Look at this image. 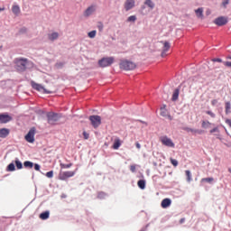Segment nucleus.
I'll list each match as a JSON object with an SVG mask.
<instances>
[{
    "label": "nucleus",
    "mask_w": 231,
    "mask_h": 231,
    "mask_svg": "<svg viewBox=\"0 0 231 231\" xmlns=\"http://www.w3.org/2000/svg\"><path fill=\"white\" fill-rule=\"evenodd\" d=\"M230 110H231V103L226 102V114L228 115L230 113Z\"/></svg>",
    "instance_id": "26"
},
{
    "label": "nucleus",
    "mask_w": 231,
    "mask_h": 231,
    "mask_svg": "<svg viewBox=\"0 0 231 231\" xmlns=\"http://www.w3.org/2000/svg\"><path fill=\"white\" fill-rule=\"evenodd\" d=\"M144 5H147L150 9H154V4L152 0H145Z\"/></svg>",
    "instance_id": "20"
},
{
    "label": "nucleus",
    "mask_w": 231,
    "mask_h": 231,
    "mask_svg": "<svg viewBox=\"0 0 231 231\" xmlns=\"http://www.w3.org/2000/svg\"><path fill=\"white\" fill-rule=\"evenodd\" d=\"M168 118H169L170 120H171V115H169V116H168Z\"/></svg>",
    "instance_id": "53"
},
{
    "label": "nucleus",
    "mask_w": 231,
    "mask_h": 231,
    "mask_svg": "<svg viewBox=\"0 0 231 231\" xmlns=\"http://www.w3.org/2000/svg\"><path fill=\"white\" fill-rule=\"evenodd\" d=\"M47 117H48V123L51 125H54L56 122L59 121L60 116L57 113L54 112H49L47 114Z\"/></svg>",
    "instance_id": "7"
},
{
    "label": "nucleus",
    "mask_w": 231,
    "mask_h": 231,
    "mask_svg": "<svg viewBox=\"0 0 231 231\" xmlns=\"http://www.w3.org/2000/svg\"><path fill=\"white\" fill-rule=\"evenodd\" d=\"M163 43L162 57H165L167 55V51L171 49V43L169 42H162Z\"/></svg>",
    "instance_id": "13"
},
{
    "label": "nucleus",
    "mask_w": 231,
    "mask_h": 231,
    "mask_svg": "<svg viewBox=\"0 0 231 231\" xmlns=\"http://www.w3.org/2000/svg\"><path fill=\"white\" fill-rule=\"evenodd\" d=\"M32 88L38 92H42L43 94H51L52 92L51 90L46 89L42 85L35 83L34 81H32Z\"/></svg>",
    "instance_id": "5"
},
{
    "label": "nucleus",
    "mask_w": 231,
    "mask_h": 231,
    "mask_svg": "<svg viewBox=\"0 0 231 231\" xmlns=\"http://www.w3.org/2000/svg\"><path fill=\"white\" fill-rule=\"evenodd\" d=\"M9 134V130L7 128L0 129V138H6Z\"/></svg>",
    "instance_id": "15"
},
{
    "label": "nucleus",
    "mask_w": 231,
    "mask_h": 231,
    "mask_svg": "<svg viewBox=\"0 0 231 231\" xmlns=\"http://www.w3.org/2000/svg\"><path fill=\"white\" fill-rule=\"evenodd\" d=\"M186 176H187V180L189 182L191 180V174L189 171H185Z\"/></svg>",
    "instance_id": "37"
},
{
    "label": "nucleus",
    "mask_w": 231,
    "mask_h": 231,
    "mask_svg": "<svg viewBox=\"0 0 231 231\" xmlns=\"http://www.w3.org/2000/svg\"><path fill=\"white\" fill-rule=\"evenodd\" d=\"M137 20V17L135 15H132L127 18V22H133L134 23Z\"/></svg>",
    "instance_id": "35"
},
{
    "label": "nucleus",
    "mask_w": 231,
    "mask_h": 231,
    "mask_svg": "<svg viewBox=\"0 0 231 231\" xmlns=\"http://www.w3.org/2000/svg\"><path fill=\"white\" fill-rule=\"evenodd\" d=\"M171 163L174 166L177 167L178 166V162L172 158L170 159Z\"/></svg>",
    "instance_id": "39"
},
{
    "label": "nucleus",
    "mask_w": 231,
    "mask_h": 231,
    "mask_svg": "<svg viewBox=\"0 0 231 231\" xmlns=\"http://www.w3.org/2000/svg\"><path fill=\"white\" fill-rule=\"evenodd\" d=\"M226 123L231 127V119H226Z\"/></svg>",
    "instance_id": "50"
},
{
    "label": "nucleus",
    "mask_w": 231,
    "mask_h": 231,
    "mask_svg": "<svg viewBox=\"0 0 231 231\" xmlns=\"http://www.w3.org/2000/svg\"><path fill=\"white\" fill-rule=\"evenodd\" d=\"M49 39L53 42L59 38V33L58 32H52L48 35Z\"/></svg>",
    "instance_id": "21"
},
{
    "label": "nucleus",
    "mask_w": 231,
    "mask_h": 231,
    "mask_svg": "<svg viewBox=\"0 0 231 231\" xmlns=\"http://www.w3.org/2000/svg\"><path fill=\"white\" fill-rule=\"evenodd\" d=\"M12 12L15 14L18 15L21 12L20 7L18 5H13L12 7Z\"/></svg>",
    "instance_id": "23"
},
{
    "label": "nucleus",
    "mask_w": 231,
    "mask_h": 231,
    "mask_svg": "<svg viewBox=\"0 0 231 231\" xmlns=\"http://www.w3.org/2000/svg\"><path fill=\"white\" fill-rule=\"evenodd\" d=\"M75 171H60L59 174V180H67L69 178L74 177Z\"/></svg>",
    "instance_id": "8"
},
{
    "label": "nucleus",
    "mask_w": 231,
    "mask_h": 231,
    "mask_svg": "<svg viewBox=\"0 0 231 231\" xmlns=\"http://www.w3.org/2000/svg\"><path fill=\"white\" fill-rule=\"evenodd\" d=\"M49 217H50L49 211H45L40 215V218H42V220L48 219Z\"/></svg>",
    "instance_id": "24"
},
{
    "label": "nucleus",
    "mask_w": 231,
    "mask_h": 231,
    "mask_svg": "<svg viewBox=\"0 0 231 231\" xmlns=\"http://www.w3.org/2000/svg\"><path fill=\"white\" fill-rule=\"evenodd\" d=\"M189 132L193 133V134H202V130L192 129V128H189Z\"/></svg>",
    "instance_id": "28"
},
{
    "label": "nucleus",
    "mask_w": 231,
    "mask_h": 231,
    "mask_svg": "<svg viewBox=\"0 0 231 231\" xmlns=\"http://www.w3.org/2000/svg\"><path fill=\"white\" fill-rule=\"evenodd\" d=\"M227 22V19L225 17H218L214 21V23L218 26L226 25Z\"/></svg>",
    "instance_id": "12"
},
{
    "label": "nucleus",
    "mask_w": 231,
    "mask_h": 231,
    "mask_svg": "<svg viewBox=\"0 0 231 231\" xmlns=\"http://www.w3.org/2000/svg\"><path fill=\"white\" fill-rule=\"evenodd\" d=\"M23 30L24 32L26 31V29H22V31H23Z\"/></svg>",
    "instance_id": "59"
},
{
    "label": "nucleus",
    "mask_w": 231,
    "mask_h": 231,
    "mask_svg": "<svg viewBox=\"0 0 231 231\" xmlns=\"http://www.w3.org/2000/svg\"><path fill=\"white\" fill-rule=\"evenodd\" d=\"M211 123L209 121H202V128L206 129L208 128Z\"/></svg>",
    "instance_id": "30"
},
{
    "label": "nucleus",
    "mask_w": 231,
    "mask_h": 231,
    "mask_svg": "<svg viewBox=\"0 0 231 231\" xmlns=\"http://www.w3.org/2000/svg\"><path fill=\"white\" fill-rule=\"evenodd\" d=\"M23 166L27 169H32L33 167V163L31 162H24Z\"/></svg>",
    "instance_id": "27"
},
{
    "label": "nucleus",
    "mask_w": 231,
    "mask_h": 231,
    "mask_svg": "<svg viewBox=\"0 0 231 231\" xmlns=\"http://www.w3.org/2000/svg\"><path fill=\"white\" fill-rule=\"evenodd\" d=\"M119 68L125 71H131L132 69H135L136 64L127 60H122L119 63Z\"/></svg>",
    "instance_id": "1"
},
{
    "label": "nucleus",
    "mask_w": 231,
    "mask_h": 231,
    "mask_svg": "<svg viewBox=\"0 0 231 231\" xmlns=\"http://www.w3.org/2000/svg\"><path fill=\"white\" fill-rule=\"evenodd\" d=\"M130 171H131L132 172H135V171H136V165H131V166H130Z\"/></svg>",
    "instance_id": "42"
},
{
    "label": "nucleus",
    "mask_w": 231,
    "mask_h": 231,
    "mask_svg": "<svg viewBox=\"0 0 231 231\" xmlns=\"http://www.w3.org/2000/svg\"><path fill=\"white\" fill-rule=\"evenodd\" d=\"M12 120V117L7 114H0V123L6 124Z\"/></svg>",
    "instance_id": "11"
},
{
    "label": "nucleus",
    "mask_w": 231,
    "mask_h": 231,
    "mask_svg": "<svg viewBox=\"0 0 231 231\" xmlns=\"http://www.w3.org/2000/svg\"><path fill=\"white\" fill-rule=\"evenodd\" d=\"M17 71H25L27 66V59H16L14 60Z\"/></svg>",
    "instance_id": "2"
},
{
    "label": "nucleus",
    "mask_w": 231,
    "mask_h": 231,
    "mask_svg": "<svg viewBox=\"0 0 231 231\" xmlns=\"http://www.w3.org/2000/svg\"><path fill=\"white\" fill-rule=\"evenodd\" d=\"M227 59H229L231 60V55L227 56Z\"/></svg>",
    "instance_id": "54"
},
{
    "label": "nucleus",
    "mask_w": 231,
    "mask_h": 231,
    "mask_svg": "<svg viewBox=\"0 0 231 231\" xmlns=\"http://www.w3.org/2000/svg\"><path fill=\"white\" fill-rule=\"evenodd\" d=\"M60 165L61 169H69V168H71L73 166L72 163H69V164L60 163Z\"/></svg>",
    "instance_id": "29"
},
{
    "label": "nucleus",
    "mask_w": 231,
    "mask_h": 231,
    "mask_svg": "<svg viewBox=\"0 0 231 231\" xmlns=\"http://www.w3.org/2000/svg\"><path fill=\"white\" fill-rule=\"evenodd\" d=\"M135 7V0H126L124 4V8L126 12Z\"/></svg>",
    "instance_id": "10"
},
{
    "label": "nucleus",
    "mask_w": 231,
    "mask_h": 231,
    "mask_svg": "<svg viewBox=\"0 0 231 231\" xmlns=\"http://www.w3.org/2000/svg\"><path fill=\"white\" fill-rule=\"evenodd\" d=\"M121 145H122L121 140L120 139H115L112 148L114 150H118L121 147Z\"/></svg>",
    "instance_id": "16"
},
{
    "label": "nucleus",
    "mask_w": 231,
    "mask_h": 231,
    "mask_svg": "<svg viewBox=\"0 0 231 231\" xmlns=\"http://www.w3.org/2000/svg\"><path fill=\"white\" fill-rule=\"evenodd\" d=\"M184 221H185V218H181V219L180 220V224L181 225L182 223H184Z\"/></svg>",
    "instance_id": "52"
},
{
    "label": "nucleus",
    "mask_w": 231,
    "mask_h": 231,
    "mask_svg": "<svg viewBox=\"0 0 231 231\" xmlns=\"http://www.w3.org/2000/svg\"><path fill=\"white\" fill-rule=\"evenodd\" d=\"M97 35V31H91L88 33V36L91 39L95 38Z\"/></svg>",
    "instance_id": "31"
},
{
    "label": "nucleus",
    "mask_w": 231,
    "mask_h": 231,
    "mask_svg": "<svg viewBox=\"0 0 231 231\" xmlns=\"http://www.w3.org/2000/svg\"><path fill=\"white\" fill-rule=\"evenodd\" d=\"M165 107H167L166 105H163V106L161 107V116H163V117H167V116H168V112H167V109Z\"/></svg>",
    "instance_id": "22"
},
{
    "label": "nucleus",
    "mask_w": 231,
    "mask_h": 231,
    "mask_svg": "<svg viewBox=\"0 0 231 231\" xmlns=\"http://www.w3.org/2000/svg\"><path fill=\"white\" fill-rule=\"evenodd\" d=\"M106 196V194L105 192H99L97 194L98 199H105Z\"/></svg>",
    "instance_id": "40"
},
{
    "label": "nucleus",
    "mask_w": 231,
    "mask_h": 231,
    "mask_svg": "<svg viewBox=\"0 0 231 231\" xmlns=\"http://www.w3.org/2000/svg\"><path fill=\"white\" fill-rule=\"evenodd\" d=\"M228 4H229V0H225L222 5H224V7H226Z\"/></svg>",
    "instance_id": "48"
},
{
    "label": "nucleus",
    "mask_w": 231,
    "mask_h": 231,
    "mask_svg": "<svg viewBox=\"0 0 231 231\" xmlns=\"http://www.w3.org/2000/svg\"><path fill=\"white\" fill-rule=\"evenodd\" d=\"M224 64H225V66H226L227 68H231V61H225Z\"/></svg>",
    "instance_id": "46"
},
{
    "label": "nucleus",
    "mask_w": 231,
    "mask_h": 231,
    "mask_svg": "<svg viewBox=\"0 0 231 231\" xmlns=\"http://www.w3.org/2000/svg\"><path fill=\"white\" fill-rule=\"evenodd\" d=\"M218 133L219 130H218V127H214L213 129L210 130V134H214V133Z\"/></svg>",
    "instance_id": "41"
},
{
    "label": "nucleus",
    "mask_w": 231,
    "mask_h": 231,
    "mask_svg": "<svg viewBox=\"0 0 231 231\" xmlns=\"http://www.w3.org/2000/svg\"><path fill=\"white\" fill-rule=\"evenodd\" d=\"M214 181L213 178H204L201 180V182H208V183H211Z\"/></svg>",
    "instance_id": "32"
},
{
    "label": "nucleus",
    "mask_w": 231,
    "mask_h": 231,
    "mask_svg": "<svg viewBox=\"0 0 231 231\" xmlns=\"http://www.w3.org/2000/svg\"><path fill=\"white\" fill-rule=\"evenodd\" d=\"M34 169L35 171H40L41 166L39 164H35Z\"/></svg>",
    "instance_id": "47"
},
{
    "label": "nucleus",
    "mask_w": 231,
    "mask_h": 231,
    "mask_svg": "<svg viewBox=\"0 0 231 231\" xmlns=\"http://www.w3.org/2000/svg\"><path fill=\"white\" fill-rule=\"evenodd\" d=\"M160 142L162 143V145L170 148H174L175 144L172 143L171 139L169 138L167 135H162L160 137Z\"/></svg>",
    "instance_id": "6"
},
{
    "label": "nucleus",
    "mask_w": 231,
    "mask_h": 231,
    "mask_svg": "<svg viewBox=\"0 0 231 231\" xmlns=\"http://www.w3.org/2000/svg\"><path fill=\"white\" fill-rule=\"evenodd\" d=\"M179 95H180V90H179V88H176V89L174 90V92H173L171 100H172L173 102L177 101L178 98H179Z\"/></svg>",
    "instance_id": "18"
},
{
    "label": "nucleus",
    "mask_w": 231,
    "mask_h": 231,
    "mask_svg": "<svg viewBox=\"0 0 231 231\" xmlns=\"http://www.w3.org/2000/svg\"><path fill=\"white\" fill-rule=\"evenodd\" d=\"M88 120L95 129L98 128L102 124L101 116L97 115L89 116Z\"/></svg>",
    "instance_id": "4"
},
{
    "label": "nucleus",
    "mask_w": 231,
    "mask_h": 231,
    "mask_svg": "<svg viewBox=\"0 0 231 231\" xmlns=\"http://www.w3.org/2000/svg\"><path fill=\"white\" fill-rule=\"evenodd\" d=\"M195 13L199 18L203 17V8H199L198 10L195 11Z\"/></svg>",
    "instance_id": "25"
},
{
    "label": "nucleus",
    "mask_w": 231,
    "mask_h": 231,
    "mask_svg": "<svg viewBox=\"0 0 231 231\" xmlns=\"http://www.w3.org/2000/svg\"><path fill=\"white\" fill-rule=\"evenodd\" d=\"M96 11L95 6H89L87 11H85V16H89L91 15L94 12Z\"/></svg>",
    "instance_id": "17"
},
{
    "label": "nucleus",
    "mask_w": 231,
    "mask_h": 231,
    "mask_svg": "<svg viewBox=\"0 0 231 231\" xmlns=\"http://www.w3.org/2000/svg\"><path fill=\"white\" fill-rule=\"evenodd\" d=\"M7 171H15L14 164V163H10V164L7 166Z\"/></svg>",
    "instance_id": "33"
},
{
    "label": "nucleus",
    "mask_w": 231,
    "mask_h": 231,
    "mask_svg": "<svg viewBox=\"0 0 231 231\" xmlns=\"http://www.w3.org/2000/svg\"><path fill=\"white\" fill-rule=\"evenodd\" d=\"M1 11H5V9H1V8H0V12H1Z\"/></svg>",
    "instance_id": "55"
},
{
    "label": "nucleus",
    "mask_w": 231,
    "mask_h": 231,
    "mask_svg": "<svg viewBox=\"0 0 231 231\" xmlns=\"http://www.w3.org/2000/svg\"><path fill=\"white\" fill-rule=\"evenodd\" d=\"M83 138L85 140H88L89 139V134L87 131H83Z\"/></svg>",
    "instance_id": "38"
},
{
    "label": "nucleus",
    "mask_w": 231,
    "mask_h": 231,
    "mask_svg": "<svg viewBox=\"0 0 231 231\" xmlns=\"http://www.w3.org/2000/svg\"><path fill=\"white\" fill-rule=\"evenodd\" d=\"M99 29H100V30H102V29H103V27H99Z\"/></svg>",
    "instance_id": "58"
},
{
    "label": "nucleus",
    "mask_w": 231,
    "mask_h": 231,
    "mask_svg": "<svg viewBox=\"0 0 231 231\" xmlns=\"http://www.w3.org/2000/svg\"><path fill=\"white\" fill-rule=\"evenodd\" d=\"M15 166L18 170L23 169V164L21 162H19L18 160L15 161Z\"/></svg>",
    "instance_id": "34"
},
{
    "label": "nucleus",
    "mask_w": 231,
    "mask_h": 231,
    "mask_svg": "<svg viewBox=\"0 0 231 231\" xmlns=\"http://www.w3.org/2000/svg\"><path fill=\"white\" fill-rule=\"evenodd\" d=\"M3 49V46H0V50Z\"/></svg>",
    "instance_id": "60"
},
{
    "label": "nucleus",
    "mask_w": 231,
    "mask_h": 231,
    "mask_svg": "<svg viewBox=\"0 0 231 231\" xmlns=\"http://www.w3.org/2000/svg\"><path fill=\"white\" fill-rule=\"evenodd\" d=\"M135 146H136L137 149H141V147H142L140 143H135Z\"/></svg>",
    "instance_id": "51"
},
{
    "label": "nucleus",
    "mask_w": 231,
    "mask_h": 231,
    "mask_svg": "<svg viewBox=\"0 0 231 231\" xmlns=\"http://www.w3.org/2000/svg\"><path fill=\"white\" fill-rule=\"evenodd\" d=\"M206 114L211 116L212 118L216 117V114L210 110L206 111Z\"/></svg>",
    "instance_id": "36"
},
{
    "label": "nucleus",
    "mask_w": 231,
    "mask_h": 231,
    "mask_svg": "<svg viewBox=\"0 0 231 231\" xmlns=\"http://www.w3.org/2000/svg\"><path fill=\"white\" fill-rule=\"evenodd\" d=\"M171 204V200L170 199H164L162 203L161 206L163 208H169V206Z\"/></svg>",
    "instance_id": "14"
},
{
    "label": "nucleus",
    "mask_w": 231,
    "mask_h": 231,
    "mask_svg": "<svg viewBox=\"0 0 231 231\" xmlns=\"http://www.w3.org/2000/svg\"><path fill=\"white\" fill-rule=\"evenodd\" d=\"M46 176H47L48 178L51 179V178L53 177V171H51L47 172V173H46Z\"/></svg>",
    "instance_id": "43"
},
{
    "label": "nucleus",
    "mask_w": 231,
    "mask_h": 231,
    "mask_svg": "<svg viewBox=\"0 0 231 231\" xmlns=\"http://www.w3.org/2000/svg\"><path fill=\"white\" fill-rule=\"evenodd\" d=\"M217 103H218V100H217V99H213V100L211 101V105H212L213 106H216Z\"/></svg>",
    "instance_id": "44"
},
{
    "label": "nucleus",
    "mask_w": 231,
    "mask_h": 231,
    "mask_svg": "<svg viewBox=\"0 0 231 231\" xmlns=\"http://www.w3.org/2000/svg\"><path fill=\"white\" fill-rule=\"evenodd\" d=\"M99 29H100V30H102V29H103V27H99Z\"/></svg>",
    "instance_id": "57"
},
{
    "label": "nucleus",
    "mask_w": 231,
    "mask_h": 231,
    "mask_svg": "<svg viewBox=\"0 0 231 231\" xmlns=\"http://www.w3.org/2000/svg\"><path fill=\"white\" fill-rule=\"evenodd\" d=\"M146 9L145 5H142L141 6V13L143 14V11Z\"/></svg>",
    "instance_id": "49"
},
{
    "label": "nucleus",
    "mask_w": 231,
    "mask_h": 231,
    "mask_svg": "<svg viewBox=\"0 0 231 231\" xmlns=\"http://www.w3.org/2000/svg\"><path fill=\"white\" fill-rule=\"evenodd\" d=\"M137 186L142 189H144L146 188V181L144 180H140L137 182Z\"/></svg>",
    "instance_id": "19"
},
{
    "label": "nucleus",
    "mask_w": 231,
    "mask_h": 231,
    "mask_svg": "<svg viewBox=\"0 0 231 231\" xmlns=\"http://www.w3.org/2000/svg\"><path fill=\"white\" fill-rule=\"evenodd\" d=\"M213 62H223V60L220 58H216L212 60Z\"/></svg>",
    "instance_id": "45"
},
{
    "label": "nucleus",
    "mask_w": 231,
    "mask_h": 231,
    "mask_svg": "<svg viewBox=\"0 0 231 231\" xmlns=\"http://www.w3.org/2000/svg\"><path fill=\"white\" fill-rule=\"evenodd\" d=\"M115 62L114 57L102 58L98 60V66L100 68H107V66H112Z\"/></svg>",
    "instance_id": "3"
},
{
    "label": "nucleus",
    "mask_w": 231,
    "mask_h": 231,
    "mask_svg": "<svg viewBox=\"0 0 231 231\" xmlns=\"http://www.w3.org/2000/svg\"><path fill=\"white\" fill-rule=\"evenodd\" d=\"M228 171L231 173V169H229Z\"/></svg>",
    "instance_id": "56"
},
{
    "label": "nucleus",
    "mask_w": 231,
    "mask_h": 231,
    "mask_svg": "<svg viewBox=\"0 0 231 231\" xmlns=\"http://www.w3.org/2000/svg\"><path fill=\"white\" fill-rule=\"evenodd\" d=\"M34 134H35V128L32 127L30 129L28 134L25 135V140L30 143H34Z\"/></svg>",
    "instance_id": "9"
}]
</instances>
